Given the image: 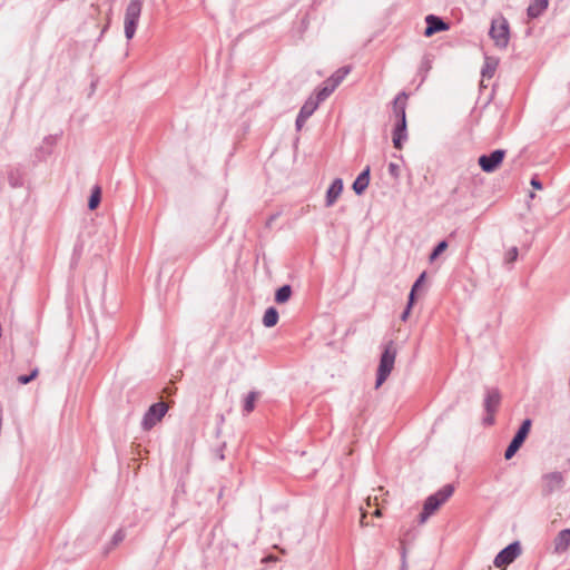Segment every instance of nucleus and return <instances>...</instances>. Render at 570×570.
<instances>
[{"mask_svg": "<svg viewBox=\"0 0 570 570\" xmlns=\"http://www.w3.org/2000/svg\"><path fill=\"white\" fill-rule=\"evenodd\" d=\"M351 72L350 67H342L336 70L330 78H327L323 85L316 90L315 99L318 102L324 101L327 97L332 95V92L338 87V85L345 79V77Z\"/></svg>", "mask_w": 570, "mask_h": 570, "instance_id": "obj_2", "label": "nucleus"}, {"mask_svg": "<svg viewBox=\"0 0 570 570\" xmlns=\"http://www.w3.org/2000/svg\"><path fill=\"white\" fill-rule=\"evenodd\" d=\"M370 183V167H366L353 183V190L361 195L368 186Z\"/></svg>", "mask_w": 570, "mask_h": 570, "instance_id": "obj_20", "label": "nucleus"}, {"mask_svg": "<svg viewBox=\"0 0 570 570\" xmlns=\"http://www.w3.org/2000/svg\"><path fill=\"white\" fill-rule=\"evenodd\" d=\"M101 199V189L99 186H96L92 190V194L89 198L88 206L90 209H96L100 203Z\"/></svg>", "mask_w": 570, "mask_h": 570, "instance_id": "obj_24", "label": "nucleus"}, {"mask_svg": "<svg viewBox=\"0 0 570 570\" xmlns=\"http://www.w3.org/2000/svg\"><path fill=\"white\" fill-rule=\"evenodd\" d=\"M500 393L498 390H489L485 396L484 406L490 414V417L487 420L489 424L493 423V415L497 412L499 404H500Z\"/></svg>", "mask_w": 570, "mask_h": 570, "instance_id": "obj_13", "label": "nucleus"}, {"mask_svg": "<svg viewBox=\"0 0 570 570\" xmlns=\"http://www.w3.org/2000/svg\"><path fill=\"white\" fill-rule=\"evenodd\" d=\"M168 411V405L164 402H158L153 404L148 411L146 412L144 419H142V428L145 430H150L154 428L158 422L161 421V419L165 416V414Z\"/></svg>", "mask_w": 570, "mask_h": 570, "instance_id": "obj_7", "label": "nucleus"}, {"mask_svg": "<svg viewBox=\"0 0 570 570\" xmlns=\"http://www.w3.org/2000/svg\"><path fill=\"white\" fill-rule=\"evenodd\" d=\"M531 186H532L534 189H538V190L542 189V184H541V181H540L537 177H533V178L531 179Z\"/></svg>", "mask_w": 570, "mask_h": 570, "instance_id": "obj_30", "label": "nucleus"}, {"mask_svg": "<svg viewBox=\"0 0 570 570\" xmlns=\"http://www.w3.org/2000/svg\"><path fill=\"white\" fill-rule=\"evenodd\" d=\"M425 21H426V29H425L424 35L426 37H430L432 35H434L435 32L444 31V30L449 29V26L445 22H443L440 18H438L433 14L428 16L425 18Z\"/></svg>", "mask_w": 570, "mask_h": 570, "instance_id": "obj_15", "label": "nucleus"}, {"mask_svg": "<svg viewBox=\"0 0 570 570\" xmlns=\"http://www.w3.org/2000/svg\"><path fill=\"white\" fill-rule=\"evenodd\" d=\"M277 322H278L277 311L274 307L267 308L264 314V317H263L264 325L266 327H272V326L276 325Z\"/></svg>", "mask_w": 570, "mask_h": 570, "instance_id": "obj_21", "label": "nucleus"}, {"mask_svg": "<svg viewBox=\"0 0 570 570\" xmlns=\"http://www.w3.org/2000/svg\"><path fill=\"white\" fill-rule=\"evenodd\" d=\"M396 351L393 343L390 342L385 345L383 354L381 356L380 365L377 368V377L375 387H380L392 372L395 363Z\"/></svg>", "mask_w": 570, "mask_h": 570, "instance_id": "obj_3", "label": "nucleus"}, {"mask_svg": "<svg viewBox=\"0 0 570 570\" xmlns=\"http://www.w3.org/2000/svg\"><path fill=\"white\" fill-rule=\"evenodd\" d=\"M409 95L404 91L400 92L392 104L393 114L397 120H406V106H407Z\"/></svg>", "mask_w": 570, "mask_h": 570, "instance_id": "obj_14", "label": "nucleus"}, {"mask_svg": "<svg viewBox=\"0 0 570 570\" xmlns=\"http://www.w3.org/2000/svg\"><path fill=\"white\" fill-rule=\"evenodd\" d=\"M490 37L494 41L495 46L500 48H505L509 42V23L505 18L499 17L497 19H493L491 29H490Z\"/></svg>", "mask_w": 570, "mask_h": 570, "instance_id": "obj_5", "label": "nucleus"}, {"mask_svg": "<svg viewBox=\"0 0 570 570\" xmlns=\"http://www.w3.org/2000/svg\"><path fill=\"white\" fill-rule=\"evenodd\" d=\"M505 157V151L498 149L492 151L490 155H482L479 157V165L485 173H492L502 164Z\"/></svg>", "mask_w": 570, "mask_h": 570, "instance_id": "obj_9", "label": "nucleus"}, {"mask_svg": "<svg viewBox=\"0 0 570 570\" xmlns=\"http://www.w3.org/2000/svg\"><path fill=\"white\" fill-rule=\"evenodd\" d=\"M37 375H38V370H35V371L31 372L30 375H20L18 377V382L20 384H27V383L31 382L33 379H36Z\"/></svg>", "mask_w": 570, "mask_h": 570, "instance_id": "obj_26", "label": "nucleus"}, {"mask_svg": "<svg viewBox=\"0 0 570 570\" xmlns=\"http://www.w3.org/2000/svg\"><path fill=\"white\" fill-rule=\"evenodd\" d=\"M257 400V393L250 392L247 394L244 401V412L249 414L255 409V403Z\"/></svg>", "mask_w": 570, "mask_h": 570, "instance_id": "obj_23", "label": "nucleus"}, {"mask_svg": "<svg viewBox=\"0 0 570 570\" xmlns=\"http://www.w3.org/2000/svg\"><path fill=\"white\" fill-rule=\"evenodd\" d=\"M317 99L314 96H311L301 108V111L296 119V127L299 130L306 122V120L314 114V111L318 108Z\"/></svg>", "mask_w": 570, "mask_h": 570, "instance_id": "obj_10", "label": "nucleus"}, {"mask_svg": "<svg viewBox=\"0 0 570 570\" xmlns=\"http://www.w3.org/2000/svg\"><path fill=\"white\" fill-rule=\"evenodd\" d=\"M494 68L490 67V65H487V68L483 70V76L488 75L489 77L492 76Z\"/></svg>", "mask_w": 570, "mask_h": 570, "instance_id": "obj_31", "label": "nucleus"}, {"mask_svg": "<svg viewBox=\"0 0 570 570\" xmlns=\"http://www.w3.org/2000/svg\"><path fill=\"white\" fill-rule=\"evenodd\" d=\"M368 514H372L374 517H381L382 510L380 507L379 498L375 497H368L366 500V505L361 508V520L360 523L362 527L368 525V522H366V518Z\"/></svg>", "mask_w": 570, "mask_h": 570, "instance_id": "obj_12", "label": "nucleus"}, {"mask_svg": "<svg viewBox=\"0 0 570 570\" xmlns=\"http://www.w3.org/2000/svg\"><path fill=\"white\" fill-rule=\"evenodd\" d=\"M446 247L448 243L445 240L440 242L431 254V261H434L441 253L446 249Z\"/></svg>", "mask_w": 570, "mask_h": 570, "instance_id": "obj_25", "label": "nucleus"}, {"mask_svg": "<svg viewBox=\"0 0 570 570\" xmlns=\"http://www.w3.org/2000/svg\"><path fill=\"white\" fill-rule=\"evenodd\" d=\"M531 425H532V422L530 419H527L522 422L520 429L518 430L513 440L511 441L508 449L505 450L504 458L507 460H510L522 446L523 442L525 441V439L529 435Z\"/></svg>", "mask_w": 570, "mask_h": 570, "instance_id": "obj_6", "label": "nucleus"}, {"mask_svg": "<svg viewBox=\"0 0 570 570\" xmlns=\"http://www.w3.org/2000/svg\"><path fill=\"white\" fill-rule=\"evenodd\" d=\"M389 173L392 177L397 178L400 176V166L397 164L391 163L389 165Z\"/></svg>", "mask_w": 570, "mask_h": 570, "instance_id": "obj_28", "label": "nucleus"}, {"mask_svg": "<svg viewBox=\"0 0 570 570\" xmlns=\"http://www.w3.org/2000/svg\"><path fill=\"white\" fill-rule=\"evenodd\" d=\"M517 254H518L517 248H513L512 253H511V256H513V259L515 258Z\"/></svg>", "mask_w": 570, "mask_h": 570, "instance_id": "obj_33", "label": "nucleus"}, {"mask_svg": "<svg viewBox=\"0 0 570 570\" xmlns=\"http://www.w3.org/2000/svg\"><path fill=\"white\" fill-rule=\"evenodd\" d=\"M521 553V549L518 542H513L498 553L494 559V566L504 570L507 566L512 563Z\"/></svg>", "mask_w": 570, "mask_h": 570, "instance_id": "obj_8", "label": "nucleus"}, {"mask_svg": "<svg viewBox=\"0 0 570 570\" xmlns=\"http://www.w3.org/2000/svg\"><path fill=\"white\" fill-rule=\"evenodd\" d=\"M517 254H518L517 248H513L512 253H511V256H513V259L515 258Z\"/></svg>", "mask_w": 570, "mask_h": 570, "instance_id": "obj_32", "label": "nucleus"}, {"mask_svg": "<svg viewBox=\"0 0 570 570\" xmlns=\"http://www.w3.org/2000/svg\"><path fill=\"white\" fill-rule=\"evenodd\" d=\"M142 9V0H130L125 13V35L130 40L135 32Z\"/></svg>", "mask_w": 570, "mask_h": 570, "instance_id": "obj_4", "label": "nucleus"}, {"mask_svg": "<svg viewBox=\"0 0 570 570\" xmlns=\"http://www.w3.org/2000/svg\"><path fill=\"white\" fill-rule=\"evenodd\" d=\"M562 484L563 475L560 472H551L542 476V492L547 495L560 489Z\"/></svg>", "mask_w": 570, "mask_h": 570, "instance_id": "obj_11", "label": "nucleus"}, {"mask_svg": "<svg viewBox=\"0 0 570 570\" xmlns=\"http://www.w3.org/2000/svg\"><path fill=\"white\" fill-rule=\"evenodd\" d=\"M292 289L288 285H284L277 289L275 301L279 304L285 303L289 299Z\"/></svg>", "mask_w": 570, "mask_h": 570, "instance_id": "obj_22", "label": "nucleus"}, {"mask_svg": "<svg viewBox=\"0 0 570 570\" xmlns=\"http://www.w3.org/2000/svg\"><path fill=\"white\" fill-rule=\"evenodd\" d=\"M414 303V298H413V293H410V297H409V304H407V307L406 309L403 312L402 314V321H406L409 315H410V312H411V308H412V305Z\"/></svg>", "mask_w": 570, "mask_h": 570, "instance_id": "obj_27", "label": "nucleus"}, {"mask_svg": "<svg viewBox=\"0 0 570 570\" xmlns=\"http://www.w3.org/2000/svg\"><path fill=\"white\" fill-rule=\"evenodd\" d=\"M407 138L406 120H397L393 130V145L396 149H402L403 141Z\"/></svg>", "mask_w": 570, "mask_h": 570, "instance_id": "obj_16", "label": "nucleus"}, {"mask_svg": "<svg viewBox=\"0 0 570 570\" xmlns=\"http://www.w3.org/2000/svg\"><path fill=\"white\" fill-rule=\"evenodd\" d=\"M425 277V274L423 273L419 279L414 283L412 289H411V293H413V298L415 297V292L417 291L419 286H421V283L423 282Z\"/></svg>", "mask_w": 570, "mask_h": 570, "instance_id": "obj_29", "label": "nucleus"}, {"mask_svg": "<svg viewBox=\"0 0 570 570\" xmlns=\"http://www.w3.org/2000/svg\"><path fill=\"white\" fill-rule=\"evenodd\" d=\"M570 547V529H564L560 531L554 539V551L557 553H562L568 550Z\"/></svg>", "mask_w": 570, "mask_h": 570, "instance_id": "obj_18", "label": "nucleus"}, {"mask_svg": "<svg viewBox=\"0 0 570 570\" xmlns=\"http://www.w3.org/2000/svg\"><path fill=\"white\" fill-rule=\"evenodd\" d=\"M343 191V181L341 178L333 180L326 194V206H332Z\"/></svg>", "mask_w": 570, "mask_h": 570, "instance_id": "obj_17", "label": "nucleus"}, {"mask_svg": "<svg viewBox=\"0 0 570 570\" xmlns=\"http://www.w3.org/2000/svg\"><path fill=\"white\" fill-rule=\"evenodd\" d=\"M549 6L548 0H532L528 7L527 13L530 19L541 16Z\"/></svg>", "mask_w": 570, "mask_h": 570, "instance_id": "obj_19", "label": "nucleus"}, {"mask_svg": "<svg viewBox=\"0 0 570 570\" xmlns=\"http://www.w3.org/2000/svg\"><path fill=\"white\" fill-rule=\"evenodd\" d=\"M454 488L451 484L444 485L434 494L430 495L423 505V511L420 514V523H424L439 508L445 503L453 494Z\"/></svg>", "mask_w": 570, "mask_h": 570, "instance_id": "obj_1", "label": "nucleus"}]
</instances>
